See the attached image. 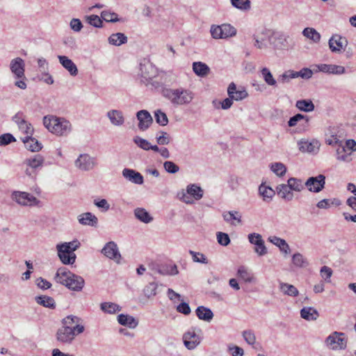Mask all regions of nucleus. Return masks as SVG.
<instances>
[{"label": "nucleus", "instance_id": "1", "mask_svg": "<svg viewBox=\"0 0 356 356\" xmlns=\"http://www.w3.org/2000/svg\"><path fill=\"white\" fill-rule=\"evenodd\" d=\"M81 322V318L74 315H69L63 318L61 321L63 325L58 329L56 334L57 341L64 345L72 343L76 336L85 330V327Z\"/></svg>", "mask_w": 356, "mask_h": 356}, {"label": "nucleus", "instance_id": "2", "mask_svg": "<svg viewBox=\"0 0 356 356\" xmlns=\"http://www.w3.org/2000/svg\"><path fill=\"white\" fill-rule=\"evenodd\" d=\"M161 95L175 107L189 105L195 96L192 90L183 87H164L161 90Z\"/></svg>", "mask_w": 356, "mask_h": 356}, {"label": "nucleus", "instance_id": "3", "mask_svg": "<svg viewBox=\"0 0 356 356\" xmlns=\"http://www.w3.org/2000/svg\"><path fill=\"white\" fill-rule=\"evenodd\" d=\"M54 280L76 292L82 291L85 285L84 279L81 276L73 273L65 267H60L57 270Z\"/></svg>", "mask_w": 356, "mask_h": 356}, {"label": "nucleus", "instance_id": "4", "mask_svg": "<svg viewBox=\"0 0 356 356\" xmlns=\"http://www.w3.org/2000/svg\"><path fill=\"white\" fill-rule=\"evenodd\" d=\"M43 124L49 131L57 136H67L72 130L70 121L54 115L44 116Z\"/></svg>", "mask_w": 356, "mask_h": 356}, {"label": "nucleus", "instance_id": "5", "mask_svg": "<svg viewBox=\"0 0 356 356\" xmlns=\"http://www.w3.org/2000/svg\"><path fill=\"white\" fill-rule=\"evenodd\" d=\"M81 245L78 240H73L70 242H64L56 245L58 257L61 262L65 265L73 264L76 261V250Z\"/></svg>", "mask_w": 356, "mask_h": 356}, {"label": "nucleus", "instance_id": "6", "mask_svg": "<svg viewBox=\"0 0 356 356\" xmlns=\"http://www.w3.org/2000/svg\"><path fill=\"white\" fill-rule=\"evenodd\" d=\"M348 339L344 332L334 331L325 340V346L332 350H342L347 347Z\"/></svg>", "mask_w": 356, "mask_h": 356}, {"label": "nucleus", "instance_id": "7", "mask_svg": "<svg viewBox=\"0 0 356 356\" xmlns=\"http://www.w3.org/2000/svg\"><path fill=\"white\" fill-rule=\"evenodd\" d=\"M183 342L188 350H194L201 343L203 337L200 328L192 327L183 334Z\"/></svg>", "mask_w": 356, "mask_h": 356}, {"label": "nucleus", "instance_id": "8", "mask_svg": "<svg viewBox=\"0 0 356 356\" xmlns=\"http://www.w3.org/2000/svg\"><path fill=\"white\" fill-rule=\"evenodd\" d=\"M97 165L96 159L87 154H80L75 161V166L81 170L89 171Z\"/></svg>", "mask_w": 356, "mask_h": 356}, {"label": "nucleus", "instance_id": "9", "mask_svg": "<svg viewBox=\"0 0 356 356\" xmlns=\"http://www.w3.org/2000/svg\"><path fill=\"white\" fill-rule=\"evenodd\" d=\"M325 184V177L323 175H318L316 177H311L305 183V186L310 192L319 193Z\"/></svg>", "mask_w": 356, "mask_h": 356}, {"label": "nucleus", "instance_id": "10", "mask_svg": "<svg viewBox=\"0 0 356 356\" xmlns=\"http://www.w3.org/2000/svg\"><path fill=\"white\" fill-rule=\"evenodd\" d=\"M156 74V70L154 66L149 63L140 64L139 75L141 77V81L147 84Z\"/></svg>", "mask_w": 356, "mask_h": 356}, {"label": "nucleus", "instance_id": "11", "mask_svg": "<svg viewBox=\"0 0 356 356\" xmlns=\"http://www.w3.org/2000/svg\"><path fill=\"white\" fill-rule=\"evenodd\" d=\"M314 70L316 72H322L336 75H341L346 72V69L343 66L332 64L316 65H314Z\"/></svg>", "mask_w": 356, "mask_h": 356}, {"label": "nucleus", "instance_id": "12", "mask_svg": "<svg viewBox=\"0 0 356 356\" xmlns=\"http://www.w3.org/2000/svg\"><path fill=\"white\" fill-rule=\"evenodd\" d=\"M136 117L138 120V129L141 131L147 129L152 123L153 119L150 113L146 110H140L137 112Z\"/></svg>", "mask_w": 356, "mask_h": 356}, {"label": "nucleus", "instance_id": "13", "mask_svg": "<svg viewBox=\"0 0 356 356\" xmlns=\"http://www.w3.org/2000/svg\"><path fill=\"white\" fill-rule=\"evenodd\" d=\"M102 253L106 257L115 261H118L121 258L118 245L113 241H110L106 243L102 250Z\"/></svg>", "mask_w": 356, "mask_h": 356}, {"label": "nucleus", "instance_id": "14", "mask_svg": "<svg viewBox=\"0 0 356 356\" xmlns=\"http://www.w3.org/2000/svg\"><path fill=\"white\" fill-rule=\"evenodd\" d=\"M122 174L127 180L131 181L133 184L140 185L144 182L143 175L140 172L133 169L124 168L123 169Z\"/></svg>", "mask_w": 356, "mask_h": 356}, {"label": "nucleus", "instance_id": "15", "mask_svg": "<svg viewBox=\"0 0 356 356\" xmlns=\"http://www.w3.org/2000/svg\"><path fill=\"white\" fill-rule=\"evenodd\" d=\"M227 94L229 97L235 101L243 100L248 96V93L245 89H237L236 84L233 82L228 86Z\"/></svg>", "mask_w": 356, "mask_h": 356}, {"label": "nucleus", "instance_id": "16", "mask_svg": "<svg viewBox=\"0 0 356 356\" xmlns=\"http://www.w3.org/2000/svg\"><path fill=\"white\" fill-rule=\"evenodd\" d=\"M106 117L109 119L111 124L115 127L122 126L125 121L123 113L120 110H110L106 113Z\"/></svg>", "mask_w": 356, "mask_h": 356}, {"label": "nucleus", "instance_id": "17", "mask_svg": "<svg viewBox=\"0 0 356 356\" xmlns=\"http://www.w3.org/2000/svg\"><path fill=\"white\" fill-rule=\"evenodd\" d=\"M60 65L68 71L71 76H75L78 74V68L75 63L66 56H58Z\"/></svg>", "mask_w": 356, "mask_h": 356}, {"label": "nucleus", "instance_id": "18", "mask_svg": "<svg viewBox=\"0 0 356 356\" xmlns=\"http://www.w3.org/2000/svg\"><path fill=\"white\" fill-rule=\"evenodd\" d=\"M24 145L26 149L32 152H38L43 147L38 139L31 136H24Z\"/></svg>", "mask_w": 356, "mask_h": 356}, {"label": "nucleus", "instance_id": "19", "mask_svg": "<svg viewBox=\"0 0 356 356\" xmlns=\"http://www.w3.org/2000/svg\"><path fill=\"white\" fill-rule=\"evenodd\" d=\"M343 40L347 42L344 38L339 35H332L328 42L330 50L334 53L341 52L343 47Z\"/></svg>", "mask_w": 356, "mask_h": 356}, {"label": "nucleus", "instance_id": "20", "mask_svg": "<svg viewBox=\"0 0 356 356\" xmlns=\"http://www.w3.org/2000/svg\"><path fill=\"white\" fill-rule=\"evenodd\" d=\"M222 218L224 220L231 225H236L237 224H241V214L238 211H225L222 213Z\"/></svg>", "mask_w": 356, "mask_h": 356}, {"label": "nucleus", "instance_id": "21", "mask_svg": "<svg viewBox=\"0 0 356 356\" xmlns=\"http://www.w3.org/2000/svg\"><path fill=\"white\" fill-rule=\"evenodd\" d=\"M78 220L80 224L96 227L98 223L97 218L90 212H86L79 216Z\"/></svg>", "mask_w": 356, "mask_h": 356}, {"label": "nucleus", "instance_id": "22", "mask_svg": "<svg viewBox=\"0 0 356 356\" xmlns=\"http://www.w3.org/2000/svg\"><path fill=\"white\" fill-rule=\"evenodd\" d=\"M321 144L318 140H313L311 142L305 141L301 142L300 149L302 152H305L312 154H317L319 150Z\"/></svg>", "mask_w": 356, "mask_h": 356}, {"label": "nucleus", "instance_id": "23", "mask_svg": "<svg viewBox=\"0 0 356 356\" xmlns=\"http://www.w3.org/2000/svg\"><path fill=\"white\" fill-rule=\"evenodd\" d=\"M277 195L286 201H291L293 193L289 184H280L276 187Z\"/></svg>", "mask_w": 356, "mask_h": 356}, {"label": "nucleus", "instance_id": "24", "mask_svg": "<svg viewBox=\"0 0 356 356\" xmlns=\"http://www.w3.org/2000/svg\"><path fill=\"white\" fill-rule=\"evenodd\" d=\"M268 241L275 245L277 246L280 248V250L282 252H283L285 254H288L290 253L291 250L289 245L284 239H282L275 236H273L268 238Z\"/></svg>", "mask_w": 356, "mask_h": 356}, {"label": "nucleus", "instance_id": "25", "mask_svg": "<svg viewBox=\"0 0 356 356\" xmlns=\"http://www.w3.org/2000/svg\"><path fill=\"white\" fill-rule=\"evenodd\" d=\"M195 313L199 319L210 322L213 317L212 311L206 307L199 306L195 310Z\"/></svg>", "mask_w": 356, "mask_h": 356}, {"label": "nucleus", "instance_id": "26", "mask_svg": "<svg viewBox=\"0 0 356 356\" xmlns=\"http://www.w3.org/2000/svg\"><path fill=\"white\" fill-rule=\"evenodd\" d=\"M300 316L307 321H315L319 316V314L314 307H306L300 310Z\"/></svg>", "mask_w": 356, "mask_h": 356}, {"label": "nucleus", "instance_id": "27", "mask_svg": "<svg viewBox=\"0 0 356 356\" xmlns=\"http://www.w3.org/2000/svg\"><path fill=\"white\" fill-rule=\"evenodd\" d=\"M118 323L124 326H128L130 328H135L138 322L131 316L126 314H120L118 316Z\"/></svg>", "mask_w": 356, "mask_h": 356}, {"label": "nucleus", "instance_id": "28", "mask_svg": "<svg viewBox=\"0 0 356 356\" xmlns=\"http://www.w3.org/2000/svg\"><path fill=\"white\" fill-rule=\"evenodd\" d=\"M10 69L11 72L17 78L22 76V59L21 58H16L13 59L10 64Z\"/></svg>", "mask_w": 356, "mask_h": 356}, {"label": "nucleus", "instance_id": "29", "mask_svg": "<svg viewBox=\"0 0 356 356\" xmlns=\"http://www.w3.org/2000/svg\"><path fill=\"white\" fill-rule=\"evenodd\" d=\"M108 43L115 45L120 46L127 42V37L122 33H116L111 34L108 39Z\"/></svg>", "mask_w": 356, "mask_h": 356}, {"label": "nucleus", "instance_id": "30", "mask_svg": "<svg viewBox=\"0 0 356 356\" xmlns=\"http://www.w3.org/2000/svg\"><path fill=\"white\" fill-rule=\"evenodd\" d=\"M193 70L197 76L202 77L207 76L210 72L209 66L202 62H194Z\"/></svg>", "mask_w": 356, "mask_h": 356}, {"label": "nucleus", "instance_id": "31", "mask_svg": "<svg viewBox=\"0 0 356 356\" xmlns=\"http://www.w3.org/2000/svg\"><path fill=\"white\" fill-rule=\"evenodd\" d=\"M259 193L263 197V200L267 202H270L275 194L273 189L264 184H261L259 187Z\"/></svg>", "mask_w": 356, "mask_h": 356}, {"label": "nucleus", "instance_id": "32", "mask_svg": "<svg viewBox=\"0 0 356 356\" xmlns=\"http://www.w3.org/2000/svg\"><path fill=\"white\" fill-rule=\"evenodd\" d=\"M280 290L284 294L291 297H296L299 291L296 286L288 283L280 282Z\"/></svg>", "mask_w": 356, "mask_h": 356}, {"label": "nucleus", "instance_id": "33", "mask_svg": "<svg viewBox=\"0 0 356 356\" xmlns=\"http://www.w3.org/2000/svg\"><path fill=\"white\" fill-rule=\"evenodd\" d=\"M135 217L144 223H149L153 220V218L143 208H136L134 210Z\"/></svg>", "mask_w": 356, "mask_h": 356}, {"label": "nucleus", "instance_id": "34", "mask_svg": "<svg viewBox=\"0 0 356 356\" xmlns=\"http://www.w3.org/2000/svg\"><path fill=\"white\" fill-rule=\"evenodd\" d=\"M187 193L195 200H199L203 197V190L196 184H190L186 188Z\"/></svg>", "mask_w": 356, "mask_h": 356}, {"label": "nucleus", "instance_id": "35", "mask_svg": "<svg viewBox=\"0 0 356 356\" xmlns=\"http://www.w3.org/2000/svg\"><path fill=\"white\" fill-rule=\"evenodd\" d=\"M302 35L315 43H318L321 40V34L314 28L307 27L304 29Z\"/></svg>", "mask_w": 356, "mask_h": 356}, {"label": "nucleus", "instance_id": "36", "mask_svg": "<svg viewBox=\"0 0 356 356\" xmlns=\"http://www.w3.org/2000/svg\"><path fill=\"white\" fill-rule=\"evenodd\" d=\"M296 106L301 111L311 112L314 110V104L310 99H300L296 103Z\"/></svg>", "mask_w": 356, "mask_h": 356}, {"label": "nucleus", "instance_id": "37", "mask_svg": "<svg viewBox=\"0 0 356 356\" xmlns=\"http://www.w3.org/2000/svg\"><path fill=\"white\" fill-rule=\"evenodd\" d=\"M38 304L44 307L54 309L56 307V302L53 298L47 296H40L35 298Z\"/></svg>", "mask_w": 356, "mask_h": 356}, {"label": "nucleus", "instance_id": "38", "mask_svg": "<svg viewBox=\"0 0 356 356\" xmlns=\"http://www.w3.org/2000/svg\"><path fill=\"white\" fill-rule=\"evenodd\" d=\"M261 74L262 76L263 79L266 82V83L269 86L276 87L277 86V81L274 79L272 73L270 72V70L267 67H263L261 70Z\"/></svg>", "mask_w": 356, "mask_h": 356}, {"label": "nucleus", "instance_id": "39", "mask_svg": "<svg viewBox=\"0 0 356 356\" xmlns=\"http://www.w3.org/2000/svg\"><path fill=\"white\" fill-rule=\"evenodd\" d=\"M101 309L108 314H115L121 310V307L115 303L105 302L100 305Z\"/></svg>", "mask_w": 356, "mask_h": 356}, {"label": "nucleus", "instance_id": "40", "mask_svg": "<svg viewBox=\"0 0 356 356\" xmlns=\"http://www.w3.org/2000/svg\"><path fill=\"white\" fill-rule=\"evenodd\" d=\"M287 184L292 191L297 192L302 191L305 186V184H303L301 179L294 177L289 178L287 181Z\"/></svg>", "mask_w": 356, "mask_h": 356}, {"label": "nucleus", "instance_id": "41", "mask_svg": "<svg viewBox=\"0 0 356 356\" xmlns=\"http://www.w3.org/2000/svg\"><path fill=\"white\" fill-rule=\"evenodd\" d=\"M232 6L242 10L248 11L251 8V3L250 0H230Z\"/></svg>", "mask_w": 356, "mask_h": 356}, {"label": "nucleus", "instance_id": "42", "mask_svg": "<svg viewBox=\"0 0 356 356\" xmlns=\"http://www.w3.org/2000/svg\"><path fill=\"white\" fill-rule=\"evenodd\" d=\"M223 39L232 37L236 34V29L229 24L220 25Z\"/></svg>", "mask_w": 356, "mask_h": 356}, {"label": "nucleus", "instance_id": "43", "mask_svg": "<svg viewBox=\"0 0 356 356\" xmlns=\"http://www.w3.org/2000/svg\"><path fill=\"white\" fill-rule=\"evenodd\" d=\"M337 159L340 161L349 162L351 161L350 153L346 154V147L343 145L339 146L336 150Z\"/></svg>", "mask_w": 356, "mask_h": 356}, {"label": "nucleus", "instance_id": "44", "mask_svg": "<svg viewBox=\"0 0 356 356\" xmlns=\"http://www.w3.org/2000/svg\"><path fill=\"white\" fill-rule=\"evenodd\" d=\"M270 170L278 177L284 176L286 172V168L282 163L275 162L271 163Z\"/></svg>", "mask_w": 356, "mask_h": 356}, {"label": "nucleus", "instance_id": "45", "mask_svg": "<svg viewBox=\"0 0 356 356\" xmlns=\"http://www.w3.org/2000/svg\"><path fill=\"white\" fill-rule=\"evenodd\" d=\"M101 17L103 20L106 22H120L121 19L118 18L117 13L114 12H110L108 10H103L101 13Z\"/></svg>", "mask_w": 356, "mask_h": 356}, {"label": "nucleus", "instance_id": "46", "mask_svg": "<svg viewBox=\"0 0 356 356\" xmlns=\"http://www.w3.org/2000/svg\"><path fill=\"white\" fill-rule=\"evenodd\" d=\"M188 253L191 255L193 262L203 264H207L209 263L207 257L202 252L190 250Z\"/></svg>", "mask_w": 356, "mask_h": 356}, {"label": "nucleus", "instance_id": "47", "mask_svg": "<svg viewBox=\"0 0 356 356\" xmlns=\"http://www.w3.org/2000/svg\"><path fill=\"white\" fill-rule=\"evenodd\" d=\"M26 162L31 168H37L42 165L44 158L40 154H36L31 159H27Z\"/></svg>", "mask_w": 356, "mask_h": 356}, {"label": "nucleus", "instance_id": "48", "mask_svg": "<svg viewBox=\"0 0 356 356\" xmlns=\"http://www.w3.org/2000/svg\"><path fill=\"white\" fill-rule=\"evenodd\" d=\"M237 275L245 282H252L254 281V277L250 272L244 266H240L237 271Z\"/></svg>", "mask_w": 356, "mask_h": 356}, {"label": "nucleus", "instance_id": "49", "mask_svg": "<svg viewBox=\"0 0 356 356\" xmlns=\"http://www.w3.org/2000/svg\"><path fill=\"white\" fill-rule=\"evenodd\" d=\"M272 39L274 40L271 41V39H270V41L275 48L282 49L285 47L284 42H286V38L283 34H276L272 38Z\"/></svg>", "mask_w": 356, "mask_h": 356}, {"label": "nucleus", "instance_id": "50", "mask_svg": "<svg viewBox=\"0 0 356 356\" xmlns=\"http://www.w3.org/2000/svg\"><path fill=\"white\" fill-rule=\"evenodd\" d=\"M293 264L298 267H305L308 265L307 259L300 253H296L292 257Z\"/></svg>", "mask_w": 356, "mask_h": 356}, {"label": "nucleus", "instance_id": "51", "mask_svg": "<svg viewBox=\"0 0 356 356\" xmlns=\"http://www.w3.org/2000/svg\"><path fill=\"white\" fill-rule=\"evenodd\" d=\"M154 118L156 122L161 126H165L168 123L167 115L160 109L155 111Z\"/></svg>", "mask_w": 356, "mask_h": 356}, {"label": "nucleus", "instance_id": "52", "mask_svg": "<svg viewBox=\"0 0 356 356\" xmlns=\"http://www.w3.org/2000/svg\"><path fill=\"white\" fill-rule=\"evenodd\" d=\"M39 203L40 200L36 197L29 193L24 192V206H36Z\"/></svg>", "mask_w": 356, "mask_h": 356}, {"label": "nucleus", "instance_id": "53", "mask_svg": "<svg viewBox=\"0 0 356 356\" xmlns=\"http://www.w3.org/2000/svg\"><path fill=\"white\" fill-rule=\"evenodd\" d=\"M102 18L96 15H91L90 16L86 17L87 22L96 28L102 27Z\"/></svg>", "mask_w": 356, "mask_h": 356}, {"label": "nucleus", "instance_id": "54", "mask_svg": "<svg viewBox=\"0 0 356 356\" xmlns=\"http://www.w3.org/2000/svg\"><path fill=\"white\" fill-rule=\"evenodd\" d=\"M157 284L154 282L149 283L144 289L143 292L146 297L151 298L156 294Z\"/></svg>", "mask_w": 356, "mask_h": 356}, {"label": "nucleus", "instance_id": "55", "mask_svg": "<svg viewBox=\"0 0 356 356\" xmlns=\"http://www.w3.org/2000/svg\"><path fill=\"white\" fill-rule=\"evenodd\" d=\"M242 336L247 343L254 345L256 343V336L253 331L248 330H245L242 333Z\"/></svg>", "mask_w": 356, "mask_h": 356}, {"label": "nucleus", "instance_id": "56", "mask_svg": "<svg viewBox=\"0 0 356 356\" xmlns=\"http://www.w3.org/2000/svg\"><path fill=\"white\" fill-rule=\"evenodd\" d=\"M295 78H297V74H296V72L293 70H288L279 76L278 81L282 83H284L289 82L291 79Z\"/></svg>", "mask_w": 356, "mask_h": 356}, {"label": "nucleus", "instance_id": "57", "mask_svg": "<svg viewBox=\"0 0 356 356\" xmlns=\"http://www.w3.org/2000/svg\"><path fill=\"white\" fill-rule=\"evenodd\" d=\"M302 120H305L306 123H308L309 122V118L307 116L300 113H298L289 119V120L288 121V125L291 127H295L297 124V123Z\"/></svg>", "mask_w": 356, "mask_h": 356}, {"label": "nucleus", "instance_id": "58", "mask_svg": "<svg viewBox=\"0 0 356 356\" xmlns=\"http://www.w3.org/2000/svg\"><path fill=\"white\" fill-rule=\"evenodd\" d=\"M165 170L170 174H175L179 170V167L172 161H167L163 163Z\"/></svg>", "mask_w": 356, "mask_h": 356}, {"label": "nucleus", "instance_id": "59", "mask_svg": "<svg viewBox=\"0 0 356 356\" xmlns=\"http://www.w3.org/2000/svg\"><path fill=\"white\" fill-rule=\"evenodd\" d=\"M320 273L321 277L324 279L325 282L327 283H330L331 282L330 278L332 275L333 271L330 267L327 266H323V267H321Z\"/></svg>", "mask_w": 356, "mask_h": 356}, {"label": "nucleus", "instance_id": "60", "mask_svg": "<svg viewBox=\"0 0 356 356\" xmlns=\"http://www.w3.org/2000/svg\"><path fill=\"white\" fill-rule=\"evenodd\" d=\"M218 243L222 245L227 246L230 243V238L227 234L224 232H218L216 234Z\"/></svg>", "mask_w": 356, "mask_h": 356}, {"label": "nucleus", "instance_id": "61", "mask_svg": "<svg viewBox=\"0 0 356 356\" xmlns=\"http://www.w3.org/2000/svg\"><path fill=\"white\" fill-rule=\"evenodd\" d=\"M94 204L104 212L110 209V204L106 199H96L94 200Z\"/></svg>", "mask_w": 356, "mask_h": 356}, {"label": "nucleus", "instance_id": "62", "mask_svg": "<svg viewBox=\"0 0 356 356\" xmlns=\"http://www.w3.org/2000/svg\"><path fill=\"white\" fill-rule=\"evenodd\" d=\"M15 140V138L11 134H3L0 136V146H6Z\"/></svg>", "mask_w": 356, "mask_h": 356}, {"label": "nucleus", "instance_id": "63", "mask_svg": "<svg viewBox=\"0 0 356 356\" xmlns=\"http://www.w3.org/2000/svg\"><path fill=\"white\" fill-rule=\"evenodd\" d=\"M134 142L141 149L144 150H149L150 143L146 139H143L139 136L134 138Z\"/></svg>", "mask_w": 356, "mask_h": 356}, {"label": "nucleus", "instance_id": "64", "mask_svg": "<svg viewBox=\"0 0 356 356\" xmlns=\"http://www.w3.org/2000/svg\"><path fill=\"white\" fill-rule=\"evenodd\" d=\"M249 242L254 245H259L264 240L262 239L261 235L257 233H252L248 234Z\"/></svg>", "mask_w": 356, "mask_h": 356}]
</instances>
